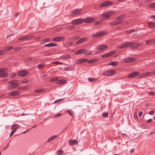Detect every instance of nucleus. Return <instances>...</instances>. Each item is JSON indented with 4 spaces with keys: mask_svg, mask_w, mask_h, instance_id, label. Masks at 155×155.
Instances as JSON below:
<instances>
[{
    "mask_svg": "<svg viewBox=\"0 0 155 155\" xmlns=\"http://www.w3.org/2000/svg\"><path fill=\"white\" fill-rule=\"evenodd\" d=\"M115 72L114 70L106 71L103 72V74L104 76H110L113 75Z\"/></svg>",
    "mask_w": 155,
    "mask_h": 155,
    "instance_id": "obj_4",
    "label": "nucleus"
},
{
    "mask_svg": "<svg viewBox=\"0 0 155 155\" xmlns=\"http://www.w3.org/2000/svg\"><path fill=\"white\" fill-rule=\"evenodd\" d=\"M12 48V46L7 47L4 48V51H8L11 50Z\"/></svg>",
    "mask_w": 155,
    "mask_h": 155,
    "instance_id": "obj_37",
    "label": "nucleus"
},
{
    "mask_svg": "<svg viewBox=\"0 0 155 155\" xmlns=\"http://www.w3.org/2000/svg\"><path fill=\"white\" fill-rule=\"evenodd\" d=\"M107 48V46L105 45H99L97 46L96 49L100 51H102L106 49Z\"/></svg>",
    "mask_w": 155,
    "mask_h": 155,
    "instance_id": "obj_7",
    "label": "nucleus"
},
{
    "mask_svg": "<svg viewBox=\"0 0 155 155\" xmlns=\"http://www.w3.org/2000/svg\"><path fill=\"white\" fill-rule=\"evenodd\" d=\"M125 15H121L118 16H117L116 19L117 20H119V21H121L122 19H124L125 18Z\"/></svg>",
    "mask_w": 155,
    "mask_h": 155,
    "instance_id": "obj_27",
    "label": "nucleus"
},
{
    "mask_svg": "<svg viewBox=\"0 0 155 155\" xmlns=\"http://www.w3.org/2000/svg\"><path fill=\"white\" fill-rule=\"evenodd\" d=\"M65 82V81L63 80H59L57 82V83L58 84H61Z\"/></svg>",
    "mask_w": 155,
    "mask_h": 155,
    "instance_id": "obj_41",
    "label": "nucleus"
},
{
    "mask_svg": "<svg viewBox=\"0 0 155 155\" xmlns=\"http://www.w3.org/2000/svg\"><path fill=\"white\" fill-rule=\"evenodd\" d=\"M58 80V78L57 77L51 78L50 79L49 81L51 82H54Z\"/></svg>",
    "mask_w": 155,
    "mask_h": 155,
    "instance_id": "obj_34",
    "label": "nucleus"
},
{
    "mask_svg": "<svg viewBox=\"0 0 155 155\" xmlns=\"http://www.w3.org/2000/svg\"><path fill=\"white\" fill-rule=\"evenodd\" d=\"M113 4V2L112 1H106L100 4L99 7L100 8L107 7L112 5Z\"/></svg>",
    "mask_w": 155,
    "mask_h": 155,
    "instance_id": "obj_2",
    "label": "nucleus"
},
{
    "mask_svg": "<svg viewBox=\"0 0 155 155\" xmlns=\"http://www.w3.org/2000/svg\"><path fill=\"white\" fill-rule=\"evenodd\" d=\"M58 45L57 44L55 43H49L46 44H45L44 45L45 46L47 47H52L57 46Z\"/></svg>",
    "mask_w": 155,
    "mask_h": 155,
    "instance_id": "obj_23",
    "label": "nucleus"
},
{
    "mask_svg": "<svg viewBox=\"0 0 155 155\" xmlns=\"http://www.w3.org/2000/svg\"><path fill=\"white\" fill-rule=\"evenodd\" d=\"M151 74V72H145L142 73L140 74V77L141 78L146 77L150 75Z\"/></svg>",
    "mask_w": 155,
    "mask_h": 155,
    "instance_id": "obj_17",
    "label": "nucleus"
},
{
    "mask_svg": "<svg viewBox=\"0 0 155 155\" xmlns=\"http://www.w3.org/2000/svg\"><path fill=\"white\" fill-rule=\"evenodd\" d=\"M102 115L104 117L106 118L108 117V112H103L102 114Z\"/></svg>",
    "mask_w": 155,
    "mask_h": 155,
    "instance_id": "obj_38",
    "label": "nucleus"
},
{
    "mask_svg": "<svg viewBox=\"0 0 155 155\" xmlns=\"http://www.w3.org/2000/svg\"><path fill=\"white\" fill-rule=\"evenodd\" d=\"M149 94L151 95H155V93L153 91H151L149 93Z\"/></svg>",
    "mask_w": 155,
    "mask_h": 155,
    "instance_id": "obj_63",
    "label": "nucleus"
},
{
    "mask_svg": "<svg viewBox=\"0 0 155 155\" xmlns=\"http://www.w3.org/2000/svg\"><path fill=\"white\" fill-rule=\"evenodd\" d=\"M102 24V22L101 21H97V22H95L94 23L95 25H100Z\"/></svg>",
    "mask_w": 155,
    "mask_h": 155,
    "instance_id": "obj_55",
    "label": "nucleus"
},
{
    "mask_svg": "<svg viewBox=\"0 0 155 155\" xmlns=\"http://www.w3.org/2000/svg\"><path fill=\"white\" fill-rule=\"evenodd\" d=\"M30 87V86L27 85L22 87L21 88L23 90H28L29 89Z\"/></svg>",
    "mask_w": 155,
    "mask_h": 155,
    "instance_id": "obj_36",
    "label": "nucleus"
},
{
    "mask_svg": "<svg viewBox=\"0 0 155 155\" xmlns=\"http://www.w3.org/2000/svg\"><path fill=\"white\" fill-rule=\"evenodd\" d=\"M72 44V42L69 41L67 42L66 44V45L67 46H69L71 45Z\"/></svg>",
    "mask_w": 155,
    "mask_h": 155,
    "instance_id": "obj_47",
    "label": "nucleus"
},
{
    "mask_svg": "<svg viewBox=\"0 0 155 155\" xmlns=\"http://www.w3.org/2000/svg\"><path fill=\"white\" fill-rule=\"evenodd\" d=\"M88 38H83L81 39H79L77 41V43L78 44H79L83 42H84L86 41L87 40Z\"/></svg>",
    "mask_w": 155,
    "mask_h": 155,
    "instance_id": "obj_25",
    "label": "nucleus"
},
{
    "mask_svg": "<svg viewBox=\"0 0 155 155\" xmlns=\"http://www.w3.org/2000/svg\"><path fill=\"white\" fill-rule=\"evenodd\" d=\"M143 114V112L141 111H140L139 112L138 114V115L139 117H141Z\"/></svg>",
    "mask_w": 155,
    "mask_h": 155,
    "instance_id": "obj_61",
    "label": "nucleus"
},
{
    "mask_svg": "<svg viewBox=\"0 0 155 155\" xmlns=\"http://www.w3.org/2000/svg\"><path fill=\"white\" fill-rule=\"evenodd\" d=\"M18 81V80H12L9 82V84H11L12 87L13 88H16L19 85L18 83H16Z\"/></svg>",
    "mask_w": 155,
    "mask_h": 155,
    "instance_id": "obj_6",
    "label": "nucleus"
},
{
    "mask_svg": "<svg viewBox=\"0 0 155 155\" xmlns=\"http://www.w3.org/2000/svg\"><path fill=\"white\" fill-rule=\"evenodd\" d=\"M154 112H155L154 110H152L148 113V114H149L153 115L154 114Z\"/></svg>",
    "mask_w": 155,
    "mask_h": 155,
    "instance_id": "obj_59",
    "label": "nucleus"
},
{
    "mask_svg": "<svg viewBox=\"0 0 155 155\" xmlns=\"http://www.w3.org/2000/svg\"><path fill=\"white\" fill-rule=\"evenodd\" d=\"M28 80L26 78H25L24 80H21V82L22 84L26 83L28 82Z\"/></svg>",
    "mask_w": 155,
    "mask_h": 155,
    "instance_id": "obj_42",
    "label": "nucleus"
},
{
    "mask_svg": "<svg viewBox=\"0 0 155 155\" xmlns=\"http://www.w3.org/2000/svg\"><path fill=\"white\" fill-rule=\"evenodd\" d=\"M86 50L85 49H81L77 51L75 53V54H84L86 52Z\"/></svg>",
    "mask_w": 155,
    "mask_h": 155,
    "instance_id": "obj_22",
    "label": "nucleus"
},
{
    "mask_svg": "<svg viewBox=\"0 0 155 155\" xmlns=\"http://www.w3.org/2000/svg\"><path fill=\"white\" fill-rule=\"evenodd\" d=\"M7 87L8 88V89H12L13 88L12 87V86L11 85V86H8V87Z\"/></svg>",
    "mask_w": 155,
    "mask_h": 155,
    "instance_id": "obj_64",
    "label": "nucleus"
},
{
    "mask_svg": "<svg viewBox=\"0 0 155 155\" xmlns=\"http://www.w3.org/2000/svg\"><path fill=\"white\" fill-rule=\"evenodd\" d=\"M28 72L25 71H18V74L20 76H24L28 74Z\"/></svg>",
    "mask_w": 155,
    "mask_h": 155,
    "instance_id": "obj_14",
    "label": "nucleus"
},
{
    "mask_svg": "<svg viewBox=\"0 0 155 155\" xmlns=\"http://www.w3.org/2000/svg\"><path fill=\"white\" fill-rule=\"evenodd\" d=\"M107 34V33L106 31H101L93 34L92 37L93 38H97L106 35Z\"/></svg>",
    "mask_w": 155,
    "mask_h": 155,
    "instance_id": "obj_3",
    "label": "nucleus"
},
{
    "mask_svg": "<svg viewBox=\"0 0 155 155\" xmlns=\"http://www.w3.org/2000/svg\"><path fill=\"white\" fill-rule=\"evenodd\" d=\"M65 38V37L64 36H58L53 38L52 41H53L58 42L62 41Z\"/></svg>",
    "mask_w": 155,
    "mask_h": 155,
    "instance_id": "obj_9",
    "label": "nucleus"
},
{
    "mask_svg": "<svg viewBox=\"0 0 155 155\" xmlns=\"http://www.w3.org/2000/svg\"><path fill=\"white\" fill-rule=\"evenodd\" d=\"M88 61V63H92L94 62V61H95V59L91 60L89 61Z\"/></svg>",
    "mask_w": 155,
    "mask_h": 155,
    "instance_id": "obj_62",
    "label": "nucleus"
},
{
    "mask_svg": "<svg viewBox=\"0 0 155 155\" xmlns=\"http://www.w3.org/2000/svg\"><path fill=\"white\" fill-rule=\"evenodd\" d=\"M111 13L112 12H107L103 14L102 16L104 18H108L110 17Z\"/></svg>",
    "mask_w": 155,
    "mask_h": 155,
    "instance_id": "obj_19",
    "label": "nucleus"
},
{
    "mask_svg": "<svg viewBox=\"0 0 155 155\" xmlns=\"http://www.w3.org/2000/svg\"><path fill=\"white\" fill-rule=\"evenodd\" d=\"M67 112L69 113V114L70 116L72 115L73 114V112L71 110H67Z\"/></svg>",
    "mask_w": 155,
    "mask_h": 155,
    "instance_id": "obj_49",
    "label": "nucleus"
},
{
    "mask_svg": "<svg viewBox=\"0 0 155 155\" xmlns=\"http://www.w3.org/2000/svg\"><path fill=\"white\" fill-rule=\"evenodd\" d=\"M31 37V36L29 35L24 36L19 38V40L20 41L26 40L30 39Z\"/></svg>",
    "mask_w": 155,
    "mask_h": 155,
    "instance_id": "obj_21",
    "label": "nucleus"
},
{
    "mask_svg": "<svg viewBox=\"0 0 155 155\" xmlns=\"http://www.w3.org/2000/svg\"><path fill=\"white\" fill-rule=\"evenodd\" d=\"M84 22L85 23H92L95 21V19L93 17L86 18L84 19Z\"/></svg>",
    "mask_w": 155,
    "mask_h": 155,
    "instance_id": "obj_8",
    "label": "nucleus"
},
{
    "mask_svg": "<svg viewBox=\"0 0 155 155\" xmlns=\"http://www.w3.org/2000/svg\"><path fill=\"white\" fill-rule=\"evenodd\" d=\"M76 63L77 64H80L82 63L81 59H78L76 61Z\"/></svg>",
    "mask_w": 155,
    "mask_h": 155,
    "instance_id": "obj_45",
    "label": "nucleus"
},
{
    "mask_svg": "<svg viewBox=\"0 0 155 155\" xmlns=\"http://www.w3.org/2000/svg\"><path fill=\"white\" fill-rule=\"evenodd\" d=\"M148 27L150 28H154L155 27V23L153 22L150 21L148 23Z\"/></svg>",
    "mask_w": 155,
    "mask_h": 155,
    "instance_id": "obj_26",
    "label": "nucleus"
},
{
    "mask_svg": "<svg viewBox=\"0 0 155 155\" xmlns=\"http://www.w3.org/2000/svg\"><path fill=\"white\" fill-rule=\"evenodd\" d=\"M148 7L152 8H155V3H151L148 5Z\"/></svg>",
    "mask_w": 155,
    "mask_h": 155,
    "instance_id": "obj_31",
    "label": "nucleus"
},
{
    "mask_svg": "<svg viewBox=\"0 0 155 155\" xmlns=\"http://www.w3.org/2000/svg\"><path fill=\"white\" fill-rule=\"evenodd\" d=\"M52 63H53V64H63V63L60 62V61H54V62H52Z\"/></svg>",
    "mask_w": 155,
    "mask_h": 155,
    "instance_id": "obj_50",
    "label": "nucleus"
},
{
    "mask_svg": "<svg viewBox=\"0 0 155 155\" xmlns=\"http://www.w3.org/2000/svg\"><path fill=\"white\" fill-rule=\"evenodd\" d=\"M116 52L114 50L108 52L109 56L114 54L116 53Z\"/></svg>",
    "mask_w": 155,
    "mask_h": 155,
    "instance_id": "obj_43",
    "label": "nucleus"
},
{
    "mask_svg": "<svg viewBox=\"0 0 155 155\" xmlns=\"http://www.w3.org/2000/svg\"><path fill=\"white\" fill-rule=\"evenodd\" d=\"M116 52L114 50L108 52L109 56L114 54L116 53Z\"/></svg>",
    "mask_w": 155,
    "mask_h": 155,
    "instance_id": "obj_44",
    "label": "nucleus"
},
{
    "mask_svg": "<svg viewBox=\"0 0 155 155\" xmlns=\"http://www.w3.org/2000/svg\"><path fill=\"white\" fill-rule=\"evenodd\" d=\"M124 21H116L114 20L111 22L110 25L112 26L116 25H118L123 23Z\"/></svg>",
    "mask_w": 155,
    "mask_h": 155,
    "instance_id": "obj_12",
    "label": "nucleus"
},
{
    "mask_svg": "<svg viewBox=\"0 0 155 155\" xmlns=\"http://www.w3.org/2000/svg\"><path fill=\"white\" fill-rule=\"evenodd\" d=\"M84 22V19L82 18L76 19L72 21L71 23L72 25H79Z\"/></svg>",
    "mask_w": 155,
    "mask_h": 155,
    "instance_id": "obj_5",
    "label": "nucleus"
},
{
    "mask_svg": "<svg viewBox=\"0 0 155 155\" xmlns=\"http://www.w3.org/2000/svg\"><path fill=\"white\" fill-rule=\"evenodd\" d=\"M135 31V30L134 29H131L128 31L127 32L128 33L134 32Z\"/></svg>",
    "mask_w": 155,
    "mask_h": 155,
    "instance_id": "obj_56",
    "label": "nucleus"
},
{
    "mask_svg": "<svg viewBox=\"0 0 155 155\" xmlns=\"http://www.w3.org/2000/svg\"><path fill=\"white\" fill-rule=\"evenodd\" d=\"M20 127V126L19 125L15 124L12 126L11 128L12 129H13L14 130H15L16 132L17 129L19 128Z\"/></svg>",
    "mask_w": 155,
    "mask_h": 155,
    "instance_id": "obj_24",
    "label": "nucleus"
},
{
    "mask_svg": "<svg viewBox=\"0 0 155 155\" xmlns=\"http://www.w3.org/2000/svg\"><path fill=\"white\" fill-rule=\"evenodd\" d=\"M19 92L18 91H12L9 92L8 95L10 96H15L19 95Z\"/></svg>",
    "mask_w": 155,
    "mask_h": 155,
    "instance_id": "obj_18",
    "label": "nucleus"
},
{
    "mask_svg": "<svg viewBox=\"0 0 155 155\" xmlns=\"http://www.w3.org/2000/svg\"><path fill=\"white\" fill-rule=\"evenodd\" d=\"M57 153L58 155H60L63 153V151L61 150L58 151Z\"/></svg>",
    "mask_w": 155,
    "mask_h": 155,
    "instance_id": "obj_52",
    "label": "nucleus"
},
{
    "mask_svg": "<svg viewBox=\"0 0 155 155\" xmlns=\"http://www.w3.org/2000/svg\"><path fill=\"white\" fill-rule=\"evenodd\" d=\"M128 47H130V48L134 49H137L140 45H143L142 43H134L132 42H127Z\"/></svg>",
    "mask_w": 155,
    "mask_h": 155,
    "instance_id": "obj_1",
    "label": "nucleus"
},
{
    "mask_svg": "<svg viewBox=\"0 0 155 155\" xmlns=\"http://www.w3.org/2000/svg\"><path fill=\"white\" fill-rule=\"evenodd\" d=\"M44 91V89H39L36 90L35 91V92L36 93H40Z\"/></svg>",
    "mask_w": 155,
    "mask_h": 155,
    "instance_id": "obj_39",
    "label": "nucleus"
},
{
    "mask_svg": "<svg viewBox=\"0 0 155 155\" xmlns=\"http://www.w3.org/2000/svg\"><path fill=\"white\" fill-rule=\"evenodd\" d=\"M109 56V55L108 52L103 54L102 56V58L107 57Z\"/></svg>",
    "mask_w": 155,
    "mask_h": 155,
    "instance_id": "obj_46",
    "label": "nucleus"
},
{
    "mask_svg": "<svg viewBox=\"0 0 155 155\" xmlns=\"http://www.w3.org/2000/svg\"><path fill=\"white\" fill-rule=\"evenodd\" d=\"M43 41L45 42V43L47 42L50 41V39L49 38H47L44 39Z\"/></svg>",
    "mask_w": 155,
    "mask_h": 155,
    "instance_id": "obj_54",
    "label": "nucleus"
},
{
    "mask_svg": "<svg viewBox=\"0 0 155 155\" xmlns=\"http://www.w3.org/2000/svg\"><path fill=\"white\" fill-rule=\"evenodd\" d=\"M63 29V28L62 27H60L59 28L57 29H56V31H60L62 30Z\"/></svg>",
    "mask_w": 155,
    "mask_h": 155,
    "instance_id": "obj_57",
    "label": "nucleus"
},
{
    "mask_svg": "<svg viewBox=\"0 0 155 155\" xmlns=\"http://www.w3.org/2000/svg\"><path fill=\"white\" fill-rule=\"evenodd\" d=\"M57 137L58 136L57 135H54L48 139L47 141V143H48L50 142L51 141L53 140L55 138H57Z\"/></svg>",
    "mask_w": 155,
    "mask_h": 155,
    "instance_id": "obj_28",
    "label": "nucleus"
},
{
    "mask_svg": "<svg viewBox=\"0 0 155 155\" xmlns=\"http://www.w3.org/2000/svg\"><path fill=\"white\" fill-rule=\"evenodd\" d=\"M65 71H72L73 69L72 68L70 67H67L64 68Z\"/></svg>",
    "mask_w": 155,
    "mask_h": 155,
    "instance_id": "obj_40",
    "label": "nucleus"
},
{
    "mask_svg": "<svg viewBox=\"0 0 155 155\" xmlns=\"http://www.w3.org/2000/svg\"><path fill=\"white\" fill-rule=\"evenodd\" d=\"M74 27V26H69L66 28V29H67L68 31H71L73 29Z\"/></svg>",
    "mask_w": 155,
    "mask_h": 155,
    "instance_id": "obj_35",
    "label": "nucleus"
},
{
    "mask_svg": "<svg viewBox=\"0 0 155 155\" xmlns=\"http://www.w3.org/2000/svg\"><path fill=\"white\" fill-rule=\"evenodd\" d=\"M15 132V130H13L10 133L9 136H11Z\"/></svg>",
    "mask_w": 155,
    "mask_h": 155,
    "instance_id": "obj_60",
    "label": "nucleus"
},
{
    "mask_svg": "<svg viewBox=\"0 0 155 155\" xmlns=\"http://www.w3.org/2000/svg\"><path fill=\"white\" fill-rule=\"evenodd\" d=\"M70 58V55L69 54L67 55H64L61 57V59L68 58Z\"/></svg>",
    "mask_w": 155,
    "mask_h": 155,
    "instance_id": "obj_33",
    "label": "nucleus"
},
{
    "mask_svg": "<svg viewBox=\"0 0 155 155\" xmlns=\"http://www.w3.org/2000/svg\"><path fill=\"white\" fill-rule=\"evenodd\" d=\"M44 64H39L38 66V68L40 69L42 68H43Z\"/></svg>",
    "mask_w": 155,
    "mask_h": 155,
    "instance_id": "obj_48",
    "label": "nucleus"
},
{
    "mask_svg": "<svg viewBox=\"0 0 155 155\" xmlns=\"http://www.w3.org/2000/svg\"><path fill=\"white\" fill-rule=\"evenodd\" d=\"M81 60L82 63L88 61V59L86 58H81Z\"/></svg>",
    "mask_w": 155,
    "mask_h": 155,
    "instance_id": "obj_53",
    "label": "nucleus"
},
{
    "mask_svg": "<svg viewBox=\"0 0 155 155\" xmlns=\"http://www.w3.org/2000/svg\"><path fill=\"white\" fill-rule=\"evenodd\" d=\"M155 42V39H151L147 40L146 41V44H148Z\"/></svg>",
    "mask_w": 155,
    "mask_h": 155,
    "instance_id": "obj_29",
    "label": "nucleus"
},
{
    "mask_svg": "<svg viewBox=\"0 0 155 155\" xmlns=\"http://www.w3.org/2000/svg\"><path fill=\"white\" fill-rule=\"evenodd\" d=\"M82 11L81 10L78 9H74L72 11V13L75 15H78L81 13Z\"/></svg>",
    "mask_w": 155,
    "mask_h": 155,
    "instance_id": "obj_15",
    "label": "nucleus"
},
{
    "mask_svg": "<svg viewBox=\"0 0 155 155\" xmlns=\"http://www.w3.org/2000/svg\"><path fill=\"white\" fill-rule=\"evenodd\" d=\"M69 143L70 146H74L78 144V142L75 140L71 139L69 140Z\"/></svg>",
    "mask_w": 155,
    "mask_h": 155,
    "instance_id": "obj_13",
    "label": "nucleus"
},
{
    "mask_svg": "<svg viewBox=\"0 0 155 155\" xmlns=\"http://www.w3.org/2000/svg\"><path fill=\"white\" fill-rule=\"evenodd\" d=\"M88 81L91 82H96L98 80V79L95 78H90L88 79Z\"/></svg>",
    "mask_w": 155,
    "mask_h": 155,
    "instance_id": "obj_32",
    "label": "nucleus"
},
{
    "mask_svg": "<svg viewBox=\"0 0 155 155\" xmlns=\"http://www.w3.org/2000/svg\"><path fill=\"white\" fill-rule=\"evenodd\" d=\"M136 59L134 57H129L126 58L124 59V62L126 63H130L135 61Z\"/></svg>",
    "mask_w": 155,
    "mask_h": 155,
    "instance_id": "obj_10",
    "label": "nucleus"
},
{
    "mask_svg": "<svg viewBox=\"0 0 155 155\" xmlns=\"http://www.w3.org/2000/svg\"><path fill=\"white\" fill-rule=\"evenodd\" d=\"M128 46L127 42L123 43L117 47V48L120 49L126 48Z\"/></svg>",
    "mask_w": 155,
    "mask_h": 155,
    "instance_id": "obj_20",
    "label": "nucleus"
},
{
    "mask_svg": "<svg viewBox=\"0 0 155 155\" xmlns=\"http://www.w3.org/2000/svg\"><path fill=\"white\" fill-rule=\"evenodd\" d=\"M3 68H0V77L2 78L7 77L8 74L4 71Z\"/></svg>",
    "mask_w": 155,
    "mask_h": 155,
    "instance_id": "obj_11",
    "label": "nucleus"
},
{
    "mask_svg": "<svg viewBox=\"0 0 155 155\" xmlns=\"http://www.w3.org/2000/svg\"><path fill=\"white\" fill-rule=\"evenodd\" d=\"M117 64L118 63L116 61H111L108 63V65L113 66L117 65Z\"/></svg>",
    "mask_w": 155,
    "mask_h": 155,
    "instance_id": "obj_30",
    "label": "nucleus"
},
{
    "mask_svg": "<svg viewBox=\"0 0 155 155\" xmlns=\"http://www.w3.org/2000/svg\"><path fill=\"white\" fill-rule=\"evenodd\" d=\"M139 74L138 72H134L129 74L128 77L129 78H133L137 76Z\"/></svg>",
    "mask_w": 155,
    "mask_h": 155,
    "instance_id": "obj_16",
    "label": "nucleus"
},
{
    "mask_svg": "<svg viewBox=\"0 0 155 155\" xmlns=\"http://www.w3.org/2000/svg\"><path fill=\"white\" fill-rule=\"evenodd\" d=\"M64 99H58V100H56L54 102V103H58V102H60L61 101H64Z\"/></svg>",
    "mask_w": 155,
    "mask_h": 155,
    "instance_id": "obj_51",
    "label": "nucleus"
},
{
    "mask_svg": "<svg viewBox=\"0 0 155 155\" xmlns=\"http://www.w3.org/2000/svg\"><path fill=\"white\" fill-rule=\"evenodd\" d=\"M16 75V74L15 73H13L10 75V78H12L13 77H14Z\"/></svg>",
    "mask_w": 155,
    "mask_h": 155,
    "instance_id": "obj_58",
    "label": "nucleus"
}]
</instances>
